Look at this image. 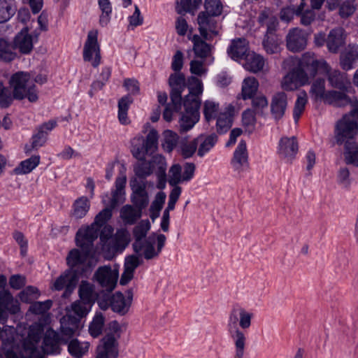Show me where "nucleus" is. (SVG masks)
<instances>
[{
	"instance_id": "nucleus-52",
	"label": "nucleus",
	"mask_w": 358,
	"mask_h": 358,
	"mask_svg": "<svg viewBox=\"0 0 358 358\" xmlns=\"http://www.w3.org/2000/svg\"><path fill=\"white\" fill-rule=\"evenodd\" d=\"M48 133L45 131L38 128V132L32 137V142L31 145H26V152H29L32 149H37L42 146L46 141Z\"/></svg>"
},
{
	"instance_id": "nucleus-13",
	"label": "nucleus",
	"mask_w": 358,
	"mask_h": 358,
	"mask_svg": "<svg viewBox=\"0 0 358 358\" xmlns=\"http://www.w3.org/2000/svg\"><path fill=\"white\" fill-rule=\"evenodd\" d=\"M131 187L132 189L131 201L134 206L143 213V210L148 206L149 203L146 185L144 182H138L135 179L134 181H131Z\"/></svg>"
},
{
	"instance_id": "nucleus-28",
	"label": "nucleus",
	"mask_w": 358,
	"mask_h": 358,
	"mask_svg": "<svg viewBox=\"0 0 358 358\" xmlns=\"http://www.w3.org/2000/svg\"><path fill=\"white\" fill-rule=\"evenodd\" d=\"M358 60V45H349L345 51L340 55V66L344 71L354 68V64Z\"/></svg>"
},
{
	"instance_id": "nucleus-31",
	"label": "nucleus",
	"mask_w": 358,
	"mask_h": 358,
	"mask_svg": "<svg viewBox=\"0 0 358 358\" xmlns=\"http://www.w3.org/2000/svg\"><path fill=\"white\" fill-rule=\"evenodd\" d=\"M195 140L196 145L199 147L197 155L199 157H203L214 146L217 141V136L215 134L208 136L200 135Z\"/></svg>"
},
{
	"instance_id": "nucleus-54",
	"label": "nucleus",
	"mask_w": 358,
	"mask_h": 358,
	"mask_svg": "<svg viewBox=\"0 0 358 358\" xmlns=\"http://www.w3.org/2000/svg\"><path fill=\"white\" fill-rule=\"evenodd\" d=\"M150 229V223L148 220H141L133 230V234L136 242L141 241V240L146 236L148 231Z\"/></svg>"
},
{
	"instance_id": "nucleus-48",
	"label": "nucleus",
	"mask_w": 358,
	"mask_h": 358,
	"mask_svg": "<svg viewBox=\"0 0 358 358\" xmlns=\"http://www.w3.org/2000/svg\"><path fill=\"white\" fill-rule=\"evenodd\" d=\"M257 113L252 109L245 110L242 114V122L248 133H252L255 127Z\"/></svg>"
},
{
	"instance_id": "nucleus-50",
	"label": "nucleus",
	"mask_w": 358,
	"mask_h": 358,
	"mask_svg": "<svg viewBox=\"0 0 358 358\" xmlns=\"http://www.w3.org/2000/svg\"><path fill=\"white\" fill-rule=\"evenodd\" d=\"M355 10V0H345L341 2L338 8V15L341 18L346 19L352 15Z\"/></svg>"
},
{
	"instance_id": "nucleus-41",
	"label": "nucleus",
	"mask_w": 358,
	"mask_h": 358,
	"mask_svg": "<svg viewBox=\"0 0 358 358\" xmlns=\"http://www.w3.org/2000/svg\"><path fill=\"white\" fill-rule=\"evenodd\" d=\"M345 162L358 167V145L357 141L345 145Z\"/></svg>"
},
{
	"instance_id": "nucleus-55",
	"label": "nucleus",
	"mask_w": 358,
	"mask_h": 358,
	"mask_svg": "<svg viewBox=\"0 0 358 358\" xmlns=\"http://www.w3.org/2000/svg\"><path fill=\"white\" fill-rule=\"evenodd\" d=\"M201 3V0H180V7H178L176 10L178 14L184 15L197 9Z\"/></svg>"
},
{
	"instance_id": "nucleus-62",
	"label": "nucleus",
	"mask_w": 358,
	"mask_h": 358,
	"mask_svg": "<svg viewBox=\"0 0 358 358\" xmlns=\"http://www.w3.org/2000/svg\"><path fill=\"white\" fill-rule=\"evenodd\" d=\"M60 323L62 326L65 323L66 328L72 329L73 331L78 332L80 329V320L75 316L67 315L61 319Z\"/></svg>"
},
{
	"instance_id": "nucleus-53",
	"label": "nucleus",
	"mask_w": 358,
	"mask_h": 358,
	"mask_svg": "<svg viewBox=\"0 0 358 358\" xmlns=\"http://www.w3.org/2000/svg\"><path fill=\"white\" fill-rule=\"evenodd\" d=\"M99 6L102 11L99 23L102 27L106 26L110 22V15L112 8L109 0H99Z\"/></svg>"
},
{
	"instance_id": "nucleus-59",
	"label": "nucleus",
	"mask_w": 358,
	"mask_h": 358,
	"mask_svg": "<svg viewBox=\"0 0 358 358\" xmlns=\"http://www.w3.org/2000/svg\"><path fill=\"white\" fill-rule=\"evenodd\" d=\"M52 305L51 300H46L43 302L36 301L30 306L29 310L36 315H41L50 309Z\"/></svg>"
},
{
	"instance_id": "nucleus-25",
	"label": "nucleus",
	"mask_w": 358,
	"mask_h": 358,
	"mask_svg": "<svg viewBox=\"0 0 358 358\" xmlns=\"http://www.w3.org/2000/svg\"><path fill=\"white\" fill-rule=\"evenodd\" d=\"M219 104L213 101H206L203 105V114L206 120L210 122L211 120H216L217 131L222 134L224 128V119L218 117Z\"/></svg>"
},
{
	"instance_id": "nucleus-9",
	"label": "nucleus",
	"mask_w": 358,
	"mask_h": 358,
	"mask_svg": "<svg viewBox=\"0 0 358 358\" xmlns=\"http://www.w3.org/2000/svg\"><path fill=\"white\" fill-rule=\"evenodd\" d=\"M97 37V31H89L83 48V59L85 62H92V65L94 68L101 63V52Z\"/></svg>"
},
{
	"instance_id": "nucleus-5",
	"label": "nucleus",
	"mask_w": 358,
	"mask_h": 358,
	"mask_svg": "<svg viewBox=\"0 0 358 358\" xmlns=\"http://www.w3.org/2000/svg\"><path fill=\"white\" fill-rule=\"evenodd\" d=\"M205 11L201 12L197 17L199 29L201 36L208 39V30L213 31L215 23L212 17L222 13V4L220 0H205Z\"/></svg>"
},
{
	"instance_id": "nucleus-8",
	"label": "nucleus",
	"mask_w": 358,
	"mask_h": 358,
	"mask_svg": "<svg viewBox=\"0 0 358 358\" xmlns=\"http://www.w3.org/2000/svg\"><path fill=\"white\" fill-rule=\"evenodd\" d=\"M184 107V111L181 112V116L179 120V131L185 133L190 130L194 124L199 120V103L193 101V104H187L182 103Z\"/></svg>"
},
{
	"instance_id": "nucleus-23",
	"label": "nucleus",
	"mask_w": 358,
	"mask_h": 358,
	"mask_svg": "<svg viewBox=\"0 0 358 358\" xmlns=\"http://www.w3.org/2000/svg\"><path fill=\"white\" fill-rule=\"evenodd\" d=\"M348 92V91H336L334 90L327 91L324 102L336 107H344L350 105L353 108L355 99L349 97L345 93Z\"/></svg>"
},
{
	"instance_id": "nucleus-58",
	"label": "nucleus",
	"mask_w": 358,
	"mask_h": 358,
	"mask_svg": "<svg viewBox=\"0 0 358 358\" xmlns=\"http://www.w3.org/2000/svg\"><path fill=\"white\" fill-rule=\"evenodd\" d=\"M252 109L257 114L263 115V109L268 106V101L265 96H255L252 99Z\"/></svg>"
},
{
	"instance_id": "nucleus-63",
	"label": "nucleus",
	"mask_w": 358,
	"mask_h": 358,
	"mask_svg": "<svg viewBox=\"0 0 358 358\" xmlns=\"http://www.w3.org/2000/svg\"><path fill=\"white\" fill-rule=\"evenodd\" d=\"M181 166L179 164L173 165L169 170V182L171 185H176L182 180L181 178Z\"/></svg>"
},
{
	"instance_id": "nucleus-34",
	"label": "nucleus",
	"mask_w": 358,
	"mask_h": 358,
	"mask_svg": "<svg viewBox=\"0 0 358 358\" xmlns=\"http://www.w3.org/2000/svg\"><path fill=\"white\" fill-rule=\"evenodd\" d=\"M134 99L130 94L122 96L118 101V120L122 124L126 125L130 123L127 116V112Z\"/></svg>"
},
{
	"instance_id": "nucleus-33",
	"label": "nucleus",
	"mask_w": 358,
	"mask_h": 358,
	"mask_svg": "<svg viewBox=\"0 0 358 358\" xmlns=\"http://www.w3.org/2000/svg\"><path fill=\"white\" fill-rule=\"evenodd\" d=\"M142 216L141 210L135 208L134 206L127 204L122 207L120 210V217L127 224H134Z\"/></svg>"
},
{
	"instance_id": "nucleus-10",
	"label": "nucleus",
	"mask_w": 358,
	"mask_h": 358,
	"mask_svg": "<svg viewBox=\"0 0 358 358\" xmlns=\"http://www.w3.org/2000/svg\"><path fill=\"white\" fill-rule=\"evenodd\" d=\"M107 299H102L99 301V306L103 309H107L110 307L111 310L121 315H125L131 306L125 299L124 295L120 291L115 292L112 295L106 294Z\"/></svg>"
},
{
	"instance_id": "nucleus-14",
	"label": "nucleus",
	"mask_w": 358,
	"mask_h": 358,
	"mask_svg": "<svg viewBox=\"0 0 358 358\" xmlns=\"http://www.w3.org/2000/svg\"><path fill=\"white\" fill-rule=\"evenodd\" d=\"M231 164L234 169L238 173L245 171L249 169L250 164L248 162V152L247 150L246 142L241 140L236 148Z\"/></svg>"
},
{
	"instance_id": "nucleus-37",
	"label": "nucleus",
	"mask_w": 358,
	"mask_h": 358,
	"mask_svg": "<svg viewBox=\"0 0 358 358\" xmlns=\"http://www.w3.org/2000/svg\"><path fill=\"white\" fill-rule=\"evenodd\" d=\"M258 81L253 77L244 79L242 85V97L244 100L252 99L256 94L258 90Z\"/></svg>"
},
{
	"instance_id": "nucleus-56",
	"label": "nucleus",
	"mask_w": 358,
	"mask_h": 358,
	"mask_svg": "<svg viewBox=\"0 0 358 358\" xmlns=\"http://www.w3.org/2000/svg\"><path fill=\"white\" fill-rule=\"evenodd\" d=\"M295 80L301 86H303L309 83V73L299 65L292 69L290 71Z\"/></svg>"
},
{
	"instance_id": "nucleus-51",
	"label": "nucleus",
	"mask_w": 358,
	"mask_h": 358,
	"mask_svg": "<svg viewBox=\"0 0 358 358\" xmlns=\"http://www.w3.org/2000/svg\"><path fill=\"white\" fill-rule=\"evenodd\" d=\"M307 94L306 92H301L298 95L297 99L296 100L294 111H293V117L295 122H297L301 115L302 113L305 109V106L307 103Z\"/></svg>"
},
{
	"instance_id": "nucleus-24",
	"label": "nucleus",
	"mask_w": 358,
	"mask_h": 358,
	"mask_svg": "<svg viewBox=\"0 0 358 358\" xmlns=\"http://www.w3.org/2000/svg\"><path fill=\"white\" fill-rule=\"evenodd\" d=\"M60 343H63L60 335L52 328L48 329L43 341L42 351L43 354L56 352L59 349Z\"/></svg>"
},
{
	"instance_id": "nucleus-22",
	"label": "nucleus",
	"mask_w": 358,
	"mask_h": 358,
	"mask_svg": "<svg viewBox=\"0 0 358 358\" xmlns=\"http://www.w3.org/2000/svg\"><path fill=\"white\" fill-rule=\"evenodd\" d=\"M33 36L29 34L28 28L24 27L15 36L13 45L14 50L18 49L20 53L28 55L33 50Z\"/></svg>"
},
{
	"instance_id": "nucleus-19",
	"label": "nucleus",
	"mask_w": 358,
	"mask_h": 358,
	"mask_svg": "<svg viewBox=\"0 0 358 358\" xmlns=\"http://www.w3.org/2000/svg\"><path fill=\"white\" fill-rule=\"evenodd\" d=\"M287 48L293 52L303 50L307 44V38L302 29L293 28L289 30L286 37Z\"/></svg>"
},
{
	"instance_id": "nucleus-42",
	"label": "nucleus",
	"mask_w": 358,
	"mask_h": 358,
	"mask_svg": "<svg viewBox=\"0 0 358 358\" xmlns=\"http://www.w3.org/2000/svg\"><path fill=\"white\" fill-rule=\"evenodd\" d=\"M105 323V317L101 313H98L94 317L89 326V333L94 337L97 338L102 334Z\"/></svg>"
},
{
	"instance_id": "nucleus-45",
	"label": "nucleus",
	"mask_w": 358,
	"mask_h": 358,
	"mask_svg": "<svg viewBox=\"0 0 358 358\" xmlns=\"http://www.w3.org/2000/svg\"><path fill=\"white\" fill-rule=\"evenodd\" d=\"M178 140V136L176 133L166 130L163 133V141L162 145L164 151L171 152L176 146Z\"/></svg>"
},
{
	"instance_id": "nucleus-12",
	"label": "nucleus",
	"mask_w": 358,
	"mask_h": 358,
	"mask_svg": "<svg viewBox=\"0 0 358 358\" xmlns=\"http://www.w3.org/2000/svg\"><path fill=\"white\" fill-rule=\"evenodd\" d=\"M323 65L324 68L321 73L327 76L329 85L341 91H349L351 83L347 73L331 69L328 63H324Z\"/></svg>"
},
{
	"instance_id": "nucleus-38",
	"label": "nucleus",
	"mask_w": 358,
	"mask_h": 358,
	"mask_svg": "<svg viewBox=\"0 0 358 358\" xmlns=\"http://www.w3.org/2000/svg\"><path fill=\"white\" fill-rule=\"evenodd\" d=\"M39 162V156H31L30 158L21 162L19 166L14 169L13 171L17 175L29 173L38 165Z\"/></svg>"
},
{
	"instance_id": "nucleus-46",
	"label": "nucleus",
	"mask_w": 358,
	"mask_h": 358,
	"mask_svg": "<svg viewBox=\"0 0 358 358\" xmlns=\"http://www.w3.org/2000/svg\"><path fill=\"white\" fill-rule=\"evenodd\" d=\"M312 96H314L315 99L322 100L324 101V97L327 94L325 91V80L323 78L316 79L312 84L310 91Z\"/></svg>"
},
{
	"instance_id": "nucleus-60",
	"label": "nucleus",
	"mask_w": 358,
	"mask_h": 358,
	"mask_svg": "<svg viewBox=\"0 0 358 358\" xmlns=\"http://www.w3.org/2000/svg\"><path fill=\"white\" fill-rule=\"evenodd\" d=\"M281 87L286 91H293L301 87V85L298 83L296 80H295L292 73L289 72L283 77L281 82Z\"/></svg>"
},
{
	"instance_id": "nucleus-43",
	"label": "nucleus",
	"mask_w": 358,
	"mask_h": 358,
	"mask_svg": "<svg viewBox=\"0 0 358 358\" xmlns=\"http://www.w3.org/2000/svg\"><path fill=\"white\" fill-rule=\"evenodd\" d=\"M89 349V343H81L76 338L70 341L68 345V351L71 355L76 358H80L85 355Z\"/></svg>"
},
{
	"instance_id": "nucleus-17",
	"label": "nucleus",
	"mask_w": 358,
	"mask_h": 358,
	"mask_svg": "<svg viewBox=\"0 0 358 358\" xmlns=\"http://www.w3.org/2000/svg\"><path fill=\"white\" fill-rule=\"evenodd\" d=\"M102 345L97 348L96 358H117L118 356L117 341L113 334H107L101 339Z\"/></svg>"
},
{
	"instance_id": "nucleus-27",
	"label": "nucleus",
	"mask_w": 358,
	"mask_h": 358,
	"mask_svg": "<svg viewBox=\"0 0 358 358\" xmlns=\"http://www.w3.org/2000/svg\"><path fill=\"white\" fill-rule=\"evenodd\" d=\"M248 53H250L248 42L245 38L234 40L227 50L229 56L236 61L245 59Z\"/></svg>"
},
{
	"instance_id": "nucleus-30",
	"label": "nucleus",
	"mask_w": 358,
	"mask_h": 358,
	"mask_svg": "<svg viewBox=\"0 0 358 358\" xmlns=\"http://www.w3.org/2000/svg\"><path fill=\"white\" fill-rule=\"evenodd\" d=\"M245 60L244 68L252 73H257L262 71L264 66L265 61L264 57L255 52L248 53Z\"/></svg>"
},
{
	"instance_id": "nucleus-6",
	"label": "nucleus",
	"mask_w": 358,
	"mask_h": 358,
	"mask_svg": "<svg viewBox=\"0 0 358 358\" xmlns=\"http://www.w3.org/2000/svg\"><path fill=\"white\" fill-rule=\"evenodd\" d=\"M358 118L351 115H345L341 120L337 122L335 129V138L337 144L348 145V143L356 142V136L358 133V124L354 119Z\"/></svg>"
},
{
	"instance_id": "nucleus-3",
	"label": "nucleus",
	"mask_w": 358,
	"mask_h": 358,
	"mask_svg": "<svg viewBox=\"0 0 358 358\" xmlns=\"http://www.w3.org/2000/svg\"><path fill=\"white\" fill-rule=\"evenodd\" d=\"M257 21L262 27H266V31L262 41L264 50L270 55L278 52L281 38L276 34L278 27V18L268 10H264L259 13Z\"/></svg>"
},
{
	"instance_id": "nucleus-29",
	"label": "nucleus",
	"mask_w": 358,
	"mask_h": 358,
	"mask_svg": "<svg viewBox=\"0 0 358 358\" xmlns=\"http://www.w3.org/2000/svg\"><path fill=\"white\" fill-rule=\"evenodd\" d=\"M112 208H113L110 206V208H106L103 209L101 211H100L96 215L95 219H94V223L90 227H87L84 230L79 229L77 231L76 234L79 231H81V234H83L85 233V231L86 230H87L88 229H92L93 231H95V233L96 234V238H97L98 236H99V228H101V227L105 225L106 223L108 222V220H109L111 218V217H112Z\"/></svg>"
},
{
	"instance_id": "nucleus-32",
	"label": "nucleus",
	"mask_w": 358,
	"mask_h": 358,
	"mask_svg": "<svg viewBox=\"0 0 358 358\" xmlns=\"http://www.w3.org/2000/svg\"><path fill=\"white\" fill-rule=\"evenodd\" d=\"M0 307L7 309L10 314H16L20 309L18 301L6 289L0 292Z\"/></svg>"
},
{
	"instance_id": "nucleus-39",
	"label": "nucleus",
	"mask_w": 358,
	"mask_h": 358,
	"mask_svg": "<svg viewBox=\"0 0 358 358\" xmlns=\"http://www.w3.org/2000/svg\"><path fill=\"white\" fill-rule=\"evenodd\" d=\"M192 41L194 43L193 50L195 55L202 59L207 57L210 50V45L199 35H194Z\"/></svg>"
},
{
	"instance_id": "nucleus-61",
	"label": "nucleus",
	"mask_w": 358,
	"mask_h": 358,
	"mask_svg": "<svg viewBox=\"0 0 358 358\" xmlns=\"http://www.w3.org/2000/svg\"><path fill=\"white\" fill-rule=\"evenodd\" d=\"M23 348L29 358L43 357V352L42 353L38 349L37 345H34V342H24Z\"/></svg>"
},
{
	"instance_id": "nucleus-7",
	"label": "nucleus",
	"mask_w": 358,
	"mask_h": 358,
	"mask_svg": "<svg viewBox=\"0 0 358 358\" xmlns=\"http://www.w3.org/2000/svg\"><path fill=\"white\" fill-rule=\"evenodd\" d=\"M171 87L170 98L176 111L182 108V93L187 87L185 76L182 73H171L169 78Z\"/></svg>"
},
{
	"instance_id": "nucleus-11",
	"label": "nucleus",
	"mask_w": 358,
	"mask_h": 358,
	"mask_svg": "<svg viewBox=\"0 0 358 358\" xmlns=\"http://www.w3.org/2000/svg\"><path fill=\"white\" fill-rule=\"evenodd\" d=\"M94 279L108 293H110L116 287L118 271L109 266H100L95 271Z\"/></svg>"
},
{
	"instance_id": "nucleus-26",
	"label": "nucleus",
	"mask_w": 358,
	"mask_h": 358,
	"mask_svg": "<svg viewBox=\"0 0 358 358\" xmlns=\"http://www.w3.org/2000/svg\"><path fill=\"white\" fill-rule=\"evenodd\" d=\"M79 299L83 303L94 305L99 297L94 285L87 280H82L78 287Z\"/></svg>"
},
{
	"instance_id": "nucleus-4",
	"label": "nucleus",
	"mask_w": 358,
	"mask_h": 358,
	"mask_svg": "<svg viewBox=\"0 0 358 358\" xmlns=\"http://www.w3.org/2000/svg\"><path fill=\"white\" fill-rule=\"evenodd\" d=\"M10 85L15 99L27 98L30 102H36L38 99L33 76L29 73L18 71L14 73L10 77Z\"/></svg>"
},
{
	"instance_id": "nucleus-15",
	"label": "nucleus",
	"mask_w": 358,
	"mask_h": 358,
	"mask_svg": "<svg viewBox=\"0 0 358 358\" xmlns=\"http://www.w3.org/2000/svg\"><path fill=\"white\" fill-rule=\"evenodd\" d=\"M299 150V145L296 138L294 136L280 138L278 153L280 158L287 162H291L296 157Z\"/></svg>"
},
{
	"instance_id": "nucleus-64",
	"label": "nucleus",
	"mask_w": 358,
	"mask_h": 358,
	"mask_svg": "<svg viewBox=\"0 0 358 358\" xmlns=\"http://www.w3.org/2000/svg\"><path fill=\"white\" fill-rule=\"evenodd\" d=\"M134 172L139 178L145 179L152 173V171L150 165L144 162L134 168Z\"/></svg>"
},
{
	"instance_id": "nucleus-21",
	"label": "nucleus",
	"mask_w": 358,
	"mask_h": 358,
	"mask_svg": "<svg viewBox=\"0 0 358 358\" xmlns=\"http://www.w3.org/2000/svg\"><path fill=\"white\" fill-rule=\"evenodd\" d=\"M271 114L275 121L283 117L287 107V96L283 92L275 93L271 101Z\"/></svg>"
},
{
	"instance_id": "nucleus-20",
	"label": "nucleus",
	"mask_w": 358,
	"mask_h": 358,
	"mask_svg": "<svg viewBox=\"0 0 358 358\" xmlns=\"http://www.w3.org/2000/svg\"><path fill=\"white\" fill-rule=\"evenodd\" d=\"M187 87L189 90V94L186 95L183 99L184 103L187 104H193V101L199 103L201 106V100L200 96L203 93V87L202 81L196 77L193 76L188 78L187 81Z\"/></svg>"
},
{
	"instance_id": "nucleus-16",
	"label": "nucleus",
	"mask_w": 358,
	"mask_h": 358,
	"mask_svg": "<svg viewBox=\"0 0 358 358\" xmlns=\"http://www.w3.org/2000/svg\"><path fill=\"white\" fill-rule=\"evenodd\" d=\"M324 63L327 62L323 59H317L314 53L307 52L302 55L298 65L308 72L311 78H313L318 71H322L324 68Z\"/></svg>"
},
{
	"instance_id": "nucleus-2",
	"label": "nucleus",
	"mask_w": 358,
	"mask_h": 358,
	"mask_svg": "<svg viewBox=\"0 0 358 358\" xmlns=\"http://www.w3.org/2000/svg\"><path fill=\"white\" fill-rule=\"evenodd\" d=\"M253 313L238 304H234L229 314L228 331L235 346V358H243L246 345V336L243 330L249 329Z\"/></svg>"
},
{
	"instance_id": "nucleus-18",
	"label": "nucleus",
	"mask_w": 358,
	"mask_h": 358,
	"mask_svg": "<svg viewBox=\"0 0 358 358\" xmlns=\"http://www.w3.org/2000/svg\"><path fill=\"white\" fill-rule=\"evenodd\" d=\"M346 34L342 27L332 29L327 35V48L330 53L337 54L345 45Z\"/></svg>"
},
{
	"instance_id": "nucleus-44",
	"label": "nucleus",
	"mask_w": 358,
	"mask_h": 358,
	"mask_svg": "<svg viewBox=\"0 0 358 358\" xmlns=\"http://www.w3.org/2000/svg\"><path fill=\"white\" fill-rule=\"evenodd\" d=\"M16 57L13 45L3 38H0V60L11 62Z\"/></svg>"
},
{
	"instance_id": "nucleus-40",
	"label": "nucleus",
	"mask_w": 358,
	"mask_h": 358,
	"mask_svg": "<svg viewBox=\"0 0 358 358\" xmlns=\"http://www.w3.org/2000/svg\"><path fill=\"white\" fill-rule=\"evenodd\" d=\"M17 8L12 1L0 0V23L7 22L15 13Z\"/></svg>"
},
{
	"instance_id": "nucleus-35",
	"label": "nucleus",
	"mask_w": 358,
	"mask_h": 358,
	"mask_svg": "<svg viewBox=\"0 0 358 358\" xmlns=\"http://www.w3.org/2000/svg\"><path fill=\"white\" fill-rule=\"evenodd\" d=\"M90 207V202L87 197L81 196L74 201L71 215L76 219H81L86 215Z\"/></svg>"
},
{
	"instance_id": "nucleus-36",
	"label": "nucleus",
	"mask_w": 358,
	"mask_h": 358,
	"mask_svg": "<svg viewBox=\"0 0 358 358\" xmlns=\"http://www.w3.org/2000/svg\"><path fill=\"white\" fill-rule=\"evenodd\" d=\"M130 242V234L127 229L117 230L113 238V248L115 252H122Z\"/></svg>"
},
{
	"instance_id": "nucleus-57",
	"label": "nucleus",
	"mask_w": 358,
	"mask_h": 358,
	"mask_svg": "<svg viewBox=\"0 0 358 358\" xmlns=\"http://www.w3.org/2000/svg\"><path fill=\"white\" fill-rule=\"evenodd\" d=\"M92 306L93 305L91 304L84 303L82 300L79 299L76 301L72 304L71 307L74 313L78 317V318L80 319L88 314Z\"/></svg>"
},
{
	"instance_id": "nucleus-49",
	"label": "nucleus",
	"mask_w": 358,
	"mask_h": 358,
	"mask_svg": "<svg viewBox=\"0 0 358 358\" xmlns=\"http://www.w3.org/2000/svg\"><path fill=\"white\" fill-rule=\"evenodd\" d=\"M127 182L125 176L117 177L115 180V190L113 192V196L110 201V206L115 208L118 202V196L124 194V189Z\"/></svg>"
},
{
	"instance_id": "nucleus-1",
	"label": "nucleus",
	"mask_w": 358,
	"mask_h": 358,
	"mask_svg": "<svg viewBox=\"0 0 358 358\" xmlns=\"http://www.w3.org/2000/svg\"><path fill=\"white\" fill-rule=\"evenodd\" d=\"M96 234L92 229H88L83 234L79 231L76 235V245L80 248H74L68 253L66 261L69 268L61 274L55 281L54 289H65L63 296H69L78 282L80 278H88L96 266L92 254L94 241Z\"/></svg>"
},
{
	"instance_id": "nucleus-47",
	"label": "nucleus",
	"mask_w": 358,
	"mask_h": 358,
	"mask_svg": "<svg viewBox=\"0 0 358 358\" xmlns=\"http://www.w3.org/2000/svg\"><path fill=\"white\" fill-rule=\"evenodd\" d=\"M158 133L154 129H151L146 136L143 145L145 148V151H148L150 155H152L156 151L158 144Z\"/></svg>"
}]
</instances>
